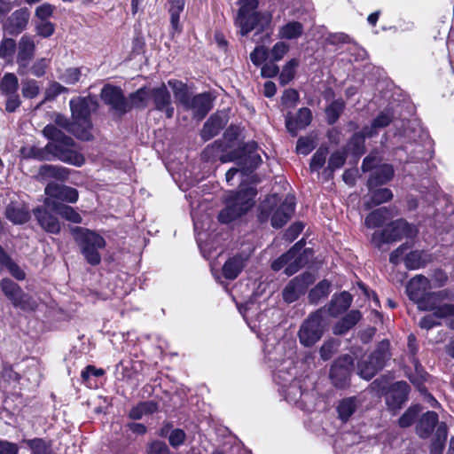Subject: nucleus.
<instances>
[{
    "label": "nucleus",
    "mask_w": 454,
    "mask_h": 454,
    "mask_svg": "<svg viewBox=\"0 0 454 454\" xmlns=\"http://www.w3.org/2000/svg\"><path fill=\"white\" fill-rule=\"evenodd\" d=\"M100 96L104 103L109 106L111 110L118 115H123L131 109L129 102L119 87L110 84L105 85L101 90Z\"/></svg>",
    "instance_id": "4468645a"
},
{
    "label": "nucleus",
    "mask_w": 454,
    "mask_h": 454,
    "mask_svg": "<svg viewBox=\"0 0 454 454\" xmlns=\"http://www.w3.org/2000/svg\"><path fill=\"white\" fill-rule=\"evenodd\" d=\"M331 284L327 280L319 282L309 294V299L311 302L317 303L322 298L326 297L330 293Z\"/></svg>",
    "instance_id": "09e8293b"
},
{
    "label": "nucleus",
    "mask_w": 454,
    "mask_h": 454,
    "mask_svg": "<svg viewBox=\"0 0 454 454\" xmlns=\"http://www.w3.org/2000/svg\"><path fill=\"white\" fill-rule=\"evenodd\" d=\"M357 408V400L356 397L342 399L337 407L339 417L342 421H347Z\"/></svg>",
    "instance_id": "e433bc0d"
},
{
    "label": "nucleus",
    "mask_w": 454,
    "mask_h": 454,
    "mask_svg": "<svg viewBox=\"0 0 454 454\" xmlns=\"http://www.w3.org/2000/svg\"><path fill=\"white\" fill-rule=\"evenodd\" d=\"M432 257L429 254L421 250L409 252L404 258V265L408 270H417L426 266L431 262Z\"/></svg>",
    "instance_id": "7c9ffc66"
},
{
    "label": "nucleus",
    "mask_w": 454,
    "mask_h": 454,
    "mask_svg": "<svg viewBox=\"0 0 454 454\" xmlns=\"http://www.w3.org/2000/svg\"><path fill=\"white\" fill-rule=\"evenodd\" d=\"M269 57L268 50L263 46H257L254 50L250 53V59L255 66H260Z\"/></svg>",
    "instance_id": "338daca9"
},
{
    "label": "nucleus",
    "mask_w": 454,
    "mask_h": 454,
    "mask_svg": "<svg viewBox=\"0 0 454 454\" xmlns=\"http://www.w3.org/2000/svg\"><path fill=\"white\" fill-rule=\"evenodd\" d=\"M168 85L171 88L176 101L184 106L188 104L190 98H192L191 93L189 92L188 87L181 81L177 80H169L168 82Z\"/></svg>",
    "instance_id": "473e14b6"
},
{
    "label": "nucleus",
    "mask_w": 454,
    "mask_h": 454,
    "mask_svg": "<svg viewBox=\"0 0 454 454\" xmlns=\"http://www.w3.org/2000/svg\"><path fill=\"white\" fill-rule=\"evenodd\" d=\"M429 288L430 281L428 278L422 275H417L409 281L406 291L409 298L417 303L426 295Z\"/></svg>",
    "instance_id": "4be33fe9"
},
{
    "label": "nucleus",
    "mask_w": 454,
    "mask_h": 454,
    "mask_svg": "<svg viewBox=\"0 0 454 454\" xmlns=\"http://www.w3.org/2000/svg\"><path fill=\"white\" fill-rule=\"evenodd\" d=\"M411 245L403 243L395 249L389 255V262L395 265L404 262V258L408 254V250L411 248Z\"/></svg>",
    "instance_id": "6e6d98bb"
},
{
    "label": "nucleus",
    "mask_w": 454,
    "mask_h": 454,
    "mask_svg": "<svg viewBox=\"0 0 454 454\" xmlns=\"http://www.w3.org/2000/svg\"><path fill=\"white\" fill-rule=\"evenodd\" d=\"M294 197L288 195L283 200L277 194L267 197L260 205L259 219L266 222L270 218L274 228H281L294 212Z\"/></svg>",
    "instance_id": "f03ea898"
},
{
    "label": "nucleus",
    "mask_w": 454,
    "mask_h": 454,
    "mask_svg": "<svg viewBox=\"0 0 454 454\" xmlns=\"http://www.w3.org/2000/svg\"><path fill=\"white\" fill-rule=\"evenodd\" d=\"M339 344V341L333 339L325 341L319 350L321 358L325 361L332 358V356L337 352Z\"/></svg>",
    "instance_id": "3c124183"
},
{
    "label": "nucleus",
    "mask_w": 454,
    "mask_h": 454,
    "mask_svg": "<svg viewBox=\"0 0 454 454\" xmlns=\"http://www.w3.org/2000/svg\"><path fill=\"white\" fill-rule=\"evenodd\" d=\"M392 198H393V193L389 189H387V188L378 189L372 192L370 200L365 202V207L367 209H369L374 206H378L382 203L387 202Z\"/></svg>",
    "instance_id": "ea45409f"
},
{
    "label": "nucleus",
    "mask_w": 454,
    "mask_h": 454,
    "mask_svg": "<svg viewBox=\"0 0 454 454\" xmlns=\"http://www.w3.org/2000/svg\"><path fill=\"white\" fill-rule=\"evenodd\" d=\"M389 342L382 340L378 348L369 356H364L358 363V374L365 380H371L380 370H381L386 361L389 359Z\"/></svg>",
    "instance_id": "1a4fd4ad"
},
{
    "label": "nucleus",
    "mask_w": 454,
    "mask_h": 454,
    "mask_svg": "<svg viewBox=\"0 0 454 454\" xmlns=\"http://www.w3.org/2000/svg\"><path fill=\"white\" fill-rule=\"evenodd\" d=\"M327 154L328 150L326 147H319L311 159L310 169L312 171H317L320 169L325 163Z\"/></svg>",
    "instance_id": "864d4df0"
},
{
    "label": "nucleus",
    "mask_w": 454,
    "mask_h": 454,
    "mask_svg": "<svg viewBox=\"0 0 454 454\" xmlns=\"http://www.w3.org/2000/svg\"><path fill=\"white\" fill-rule=\"evenodd\" d=\"M438 422V415L434 411L426 412L416 426L418 434L422 438L428 437Z\"/></svg>",
    "instance_id": "c756f323"
},
{
    "label": "nucleus",
    "mask_w": 454,
    "mask_h": 454,
    "mask_svg": "<svg viewBox=\"0 0 454 454\" xmlns=\"http://www.w3.org/2000/svg\"><path fill=\"white\" fill-rule=\"evenodd\" d=\"M344 109V102L341 100L333 101L325 110L328 123H334Z\"/></svg>",
    "instance_id": "8fccbe9b"
},
{
    "label": "nucleus",
    "mask_w": 454,
    "mask_h": 454,
    "mask_svg": "<svg viewBox=\"0 0 454 454\" xmlns=\"http://www.w3.org/2000/svg\"><path fill=\"white\" fill-rule=\"evenodd\" d=\"M0 263L4 265L9 272L18 280H23L26 274L4 251L0 246Z\"/></svg>",
    "instance_id": "4c0bfd02"
},
{
    "label": "nucleus",
    "mask_w": 454,
    "mask_h": 454,
    "mask_svg": "<svg viewBox=\"0 0 454 454\" xmlns=\"http://www.w3.org/2000/svg\"><path fill=\"white\" fill-rule=\"evenodd\" d=\"M19 82L16 75L12 73H6L0 82V90L4 95L17 93Z\"/></svg>",
    "instance_id": "49530a36"
},
{
    "label": "nucleus",
    "mask_w": 454,
    "mask_h": 454,
    "mask_svg": "<svg viewBox=\"0 0 454 454\" xmlns=\"http://www.w3.org/2000/svg\"><path fill=\"white\" fill-rule=\"evenodd\" d=\"M49 65V59H38L33 63L31 67L29 66V73L36 77H42L46 73V69L48 68Z\"/></svg>",
    "instance_id": "13d9d810"
},
{
    "label": "nucleus",
    "mask_w": 454,
    "mask_h": 454,
    "mask_svg": "<svg viewBox=\"0 0 454 454\" xmlns=\"http://www.w3.org/2000/svg\"><path fill=\"white\" fill-rule=\"evenodd\" d=\"M238 4L240 8L235 19V25L239 27L242 35L252 31L261 19H264L266 24L270 23V15H264L255 11L259 4L257 0H238Z\"/></svg>",
    "instance_id": "0eeeda50"
},
{
    "label": "nucleus",
    "mask_w": 454,
    "mask_h": 454,
    "mask_svg": "<svg viewBox=\"0 0 454 454\" xmlns=\"http://www.w3.org/2000/svg\"><path fill=\"white\" fill-rule=\"evenodd\" d=\"M393 176L394 169L391 165H380L372 173L368 180V186L370 189H372L373 187L387 183Z\"/></svg>",
    "instance_id": "c85d7f7f"
},
{
    "label": "nucleus",
    "mask_w": 454,
    "mask_h": 454,
    "mask_svg": "<svg viewBox=\"0 0 454 454\" xmlns=\"http://www.w3.org/2000/svg\"><path fill=\"white\" fill-rule=\"evenodd\" d=\"M223 129V121L220 117L211 116L201 129V137L204 140H209L216 136Z\"/></svg>",
    "instance_id": "c9c22d12"
},
{
    "label": "nucleus",
    "mask_w": 454,
    "mask_h": 454,
    "mask_svg": "<svg viewBox=\"0 0 454 454\" xmlns=\"http://www.w3.org/2000/svg\"><path fill=\"white\" fill-rule=\"evenodd\" d=\"M129 105L132 107L145 108L151 99V89L140 88L129 96Z\"/></svg>",
    "instance_id": "a19ab883"
},
{
    "label": "nucleus",
    "mask_w": 454,
    "mask_h": 454,
    "mask_svg": "<svg viewBox=\"0 0 454 454\" xmlns=\"http://www.w3.org/2000/svg\"><path fill=\"white\" fill-rule=\"evenodd\" d=\"M352 364V357L345 355L339 358L332 366L330 377L337 387L342 388L348 385Z\"/></svg>",
    "instance_id": "dca6fc26"
},
{
    "label": "nucleus",
    "mask_w": 454,
    "mask_h": 454,
    "mask_svg": "<svg viewBox=\"0 0 454 454\" xmlns=\"http://www.w3.org/2000/svg\"><path fill=\"white\" fill-rule=\"evenodd\" d=\"M303 30L304 27L301 22L290 21L279 27L278 36L280 39L294 40L299 38Z\"/></svg>",
    "instance_id": "72a5a7b5"
},
{
    "label": "nucleus",
    "mask_w": 454,
    "mask_h": 454,
    "mask_svg": "<svg viewBox=\"0 0 454 454\" xmlns=\"http://www.w3.org/2000/svg\"><path fill=\"white\" fill-rule=\"evenodd\" d=\"M325 326L323 309L311 313L300 326L298 332L300 343L307 348L314 346L322 338Z\"/></svg>",
    "instance_id": "6e6552de"
},
{
    "label": "nucleus",
    "mask_w": 454,
    "mask_h": 454,
    "mask_svg": "<svg viewBox=\"0 0 454 454\" xmlns=\"http://www.w3.org/2000/svg\"><path fill=\"white\" fill-rule=\"evenodd\" d=\"M438 439L432 444L431 453L432 454H442L443 449V442L447 436L446 427L441 424L437 429Z\"/></svg>",
    "instance_id": "bf43d9fd"
},
{
    "label": "nucleus",
    "mask_w": 454,
    "mask_h": 454,
    "mask_svg": "<svg viewBox=\"0 0 454 454\" xmlns=\"http://www.w3.org/2000/svg\"><path fill=\"white\" fill-rule=\"evenodd\" d=\"M81 77V70L77 67H70L64 71L59 79L65 83L72 85L76 83Z\"/></svg>",
    "instance_id": "0e129e2a"
},
{
    "label": "nucleus",
    "mask_w": 454,
    "mask_h": 454,
    "mask_svg": "<svg viewBox=\"0 0 454 454\" xmlns=\"http://www.w3.org/2000/svg\"><path fill=\"white\" fill-rule=\"evenodd\" d=\"M38 175L43 180L48 178L64 180L67 177V173L65 168L43 165L40 168Z\"/></svg>",
    "instance_id": "58836bf2"
},
{
    "label": "nucleus",
    "mask_w": 454,
    "mask_h": 454,
    "mask_svg": "<svg viewBox=\"0 0 454 454\" xmlns=\"http://www.w3.org/2000/svg\"><path fill=\"white\" fill-rule=\"evenodd\" d=\"M55 123L67 131L73 133L77 137L78 133L81 132L78 125L74 121L69 122V121L63 115L58 114L55 118Z\"/></svg>",
    "instance_id": "e2e57ef3"
},
{
    "label": "nucleus",
    "mask_w": 454,
    "mask_h": 454,
    "mask_svg": "<svg viewBox=\"0 0 454 454\" xmlns=\"http://www.w3.org/2000/svg\"><path fill=\"white\" fill-rule=\"evenodd\" d=\"M37 305V301L32 296L23 292L18 298V301L13 304L14 307L23 310H35Z\"/></svg>",
    "instance_id": "5fc2aeb1"
},
{
    "label": "nucleus",
    "mask_w": 454,
    "mask_h": 454,
    "mask_svg": "<svg viewBox=\"0 0 454 454\" xmlns=\"http://www.w3.org/2000/svg\"><path fill=\"white\" fill-rule=\"evenodd\" d=\"M419 412V408L417 406L409 408L399 419V426L401 427H408L411 426L418 417Z\"/></svg>",
    "instance_id": "680f3d73"
},
{
    "label": "nucleus",
    "mask_w": 454,
    "mask_h": 454,
    "mask_svg": "<svg viewBox=\"0 0 454 454\" xmlns=\"http://www.w3.org/2000/svg\"><path fill=\"white\" fill-rule=\"evenodd\" d=\"M151 99L153 101L156 110L164 112L167 118L173 117L174 107L172 106L171 96L164 83L151 89Z\"/></svg>",
    "instance_id": "f3484780"
},
{
    "label": "nucleus",
    "mask_w": 454,
    "mask_h": 454,
    "mask_svg": "<svg viewBox=\"0 0 454 454\" xmlns=\"http://www.w3.org/2000/svg\"><path fill=\"white\" fill-rule=\"evenodd\" d=\"M256 190L253 187L240 189L231 195L226 200V206L218 215L222 223H230L245 215L254 204Z\"/></svg>",
    "instance_id": "20e7f679"
},
{
    "label": "nucleus",
    "mask_w": 454,
    "mask_h": 454,
    "mask_svg": "<svg viewBox=\"0 0 454 454\" xmlns=\"http://www.w3.org/2000/svg\"><path fill=\"white\" fill-rule=\"evenodd\" d=\"M212 107V98L209 93H200L192 96L188 104L184 106L185 110L192 112L194 117L202 119Z\"/></svg>",
    "instance_id": "aec40b11"
},
{
    "label": "nucleus",
    "mask_w": 454,
    "mask_h": 454,
    "mask_svg": "<svg viewBox=\"0 0 454 454\" xmlns=\"http://www.w3.org/2000/svg\"><path fill=\"white\" fill-rule=\"evenodd\" d=\"M440 319H445V325L448 328L454 330V304H446L444 308L440 310Z\"/></svg>",
    "instance_id": "69168bd1"
},
{
    "label": "nucleus",
    "mask_w": 454,
    "mask_h": 454,
    "mask_svg": "<svg viewBox=\"0 0 454 454\" xmlns=\"http://www.w3.org/2000/svg\"><path fill=\"white\" fill-rule=\"evenodd\" d=\"M249 147L250 151L254 150L256 148V144L254 142L249 143L247 145ZM261 162V157L254 153H249L248 156H246L244 160H241L239 164L241 166V171L248 172L255 168Z\"/></svg>",
    "instance_id": "c03bdc74"
},
{
    "label": "nucleus",
    "mask_w": 454,
    "mask_h": 454,
    "mask_svg": "<svg viewBox=\"0 0 454 454\" xmlns=\"http://www.w3.org/2000/svg\"><path fill=\"white\" fill-rule=\"evenodd\" d=\"M352 296L348 292H342L338 295H333L329 305L328 312L333 317H337L345 312L351 305Z\"/></svg>",
    "instance_id": "cd10ccee"
},
{
    "label": "nucleus",
    "mask_w": 454,
    "mask_h": 454,
    "mask_svg": "<svg viewBox=\"0 0 454 454\" xmlns=\"http://www.w3.org/2000/svg\"><path fill=\"white\" fill-rule=\"evenodd\" d=\"M1 289L5 296L11 301L12 305L21 295L22 290L20 286L9 278H4L0 283Z\"/></svg>",
    "instance_id": "79ce46f5"
},
{
    "label": "nucleus",
    "mask_w": 454,
    "mask_h": 454,
    "mask_svg": "<svg viewBox=\"0 0 454 454\" xmlns=\"http://www.w3.org/2000/svg\"><path fill=\"white\" fill-rule=\"evenodd\" d=\"M311 120V111L307 107H302L297 112L294 120L290 117H286V126L288 132H290L293 136H296L297 131L299 129H305L308 125H309Z\"/></svg>",
    "instance_id": "bb28decb"
},
{
    "label": "nucleus",
    "mask_w": 454,
    "mask_h": 454,
    "mask_svg": "<svg viewBox=\"0 0 454 454\" xmlns=\"http://www.w3.org/2000/svg\"><path fill=\"white\" fill-rule=\"evenodd\" d=\"M249 254L242 253L229 258L223 266V275L225 278L235 279L244 269Z\"/></svg>",
    "instance_id": "b1692460"
},
{
    "label": "nucleus",
    "mask_w": 454,
    "mask_h": 454,
    "mask_svg": "<svg viewBox=\"0 0 454 454\" xmlns=\"http://www.w3.org/2000/svg\"><path fill=\"white\" fill-rule=\"evenodd\" d=\"M393 119V114L389 110L381 112L372 122L370 127H364L361 131V135L353 136L349 145L353 146L356 154L364 153V139L365 137H372L378 133L380 129L387 127Z\"/></svg>",
    "instance_id": "9b49d317"
},
{
    "label": "nucleus",
    "mask_w": 454,
    "mask_h": 454,
    "mask_svg": "<svg viewBox=\"0 0 454 454\" xmlns=\"http://www.w3.org/2000/svg\"><path fill=\"white\" fill-rule=\"evenodd\" d=\"M396 207H382L371 212L365 218L364 224L367 228L374 229L380 226L385 221L398 215Z\"/></svg>",
    "instance_id": "393cba45"
},
{
    "label": "nucleus",
    "mask_w": 454,
    "mask_h": 454,
    "mask_svg": "<svg viewBox=\"0 0 454 454\" xmlns=\"http://www.w3.org/2000/svg\"><path fill=\"white\" fill-rule=\"evenodd\" d=\"M22 95L27 98H34L39 93L38 82L34 79L26 78L22 80Z\"/></svg>",
    "instance_id": "603ef678"
},
{
    "label": "nucleus",
    "mask_w": 454,
    "mask_h": 454,
    "mask_svg": "<svg viewBox=\"0 0 454 454\" xmlns=\"http://www.w3.org/2000/svg\"><path fill=\"white\" fill-rule=\"evenodd\" d=\"M46 199L52 200H62L68 203H75L78 200L76 189L63 184L50 183L44 189Z\"/></svg>",
    "instance_id": "a211bd4d"
},
{
    "label": "nucleus",
    "mask_w": 454,
    "mask_h": 454,
    "mask_svg": "<svg viewBox=\"0 0 454 454\" xmlns=\"http://www.w3.org/2000/svg\"><path fill=\"white\" fill-rule=\"evenodd\" d=\"M28 19L29 13L27 10H17L8 18L4 27L10 35L20 34L26 28Z\"/></svg>",
    "instance_id": "a878e982"
},
{
    "label": "nucleus",
    "mask_w": 454,
    "mask_h": 454,
    "mask_svg": "<svg viewBox=\"0 0 454 454\" xmlns=\"http://www.w3.org/2000/svg\"><path fill=\"white\" fill-rule=\"evenodd\" d=\"M304 245L305 242L303 239L298 241L287 253L272 262L271 269L275 271H278L284 268V271L287 276L296 273L305 263L300 253Z\"/></svg>",
    "instance_id": "9d476101"
},
{
    "label": "nucleus",
    "mask_w": 454,
    "mask_h": 454,
    "mask_svg": "<svg viewBox=\"0 0 454 454\" xmlns=\"http://www.w3.org/2000/svg\"><path fill=\"white\" fill-rule=\"evenodd\" d=\"M315 281L314 276L309 272L302 273L293 278L286 286L282 292L285 301L291 303L298 300V298L305 293L309 285Z\"/></svg>",
    "instance_id": "2eb2a0df"
},
{
    "label": "nucleus",
    "mask_w": 454,
    "mask_h": 454,
    "mask_svg": "<svg viewBox=\"0 0 454 454\" xmlns=\"http://www.w3.org/2000/svg\"><path fill=\"white\" fill-rule=\"evenodd\" d=\"M418 233L417 225L400 218L391 222L381 231H375L372 236V243L380 249L384 244L396 242L403 239H412Z\"/></svg>",
    "instance_id": "39448f33"
},
{
    "label": "nucleus",
    "mask_w": 454,
    "mask_h": 454,
    "mask_svg": "<svg viewBox=\"0 0 454 454\" xmlns=\"http://www.w3.org/2000/svg\"><path fill=\"white\" fill-rule=\"evenodd\" d=\"M43 134L51 141L43 149H33L35 158L43 160H51V156L76 167H81L85 162L83 155L78 152L74 140L63 134L56 126L46 125L43 129Z\"/></svg>",
    "instance_id": "f257e3e1"
},
{
    "label": "nucleus",
    "mask_w": 454,
    "mask_h": 454,
    "mask_svg": "<svg viewBox=\"0 0 454 454\" xmlns=\"http://www.w3.org/2000/svg\"><path fill=\"white\" fill-rule=\"evenodd\" d=\"M17 44L12 38L3 39L0 43V58L7 63H12Z\"/></svg>",
    "instance_id": "a18cd8bd"
},
{
    "label": "nucleus",
    "mask_w": 454,
    "mask_h": 454,
    "mask_svg": "<svg viewBox=\"0 0 454 454\" xmlns=\"http://www.w3.org/2000/svg\"><path fill=\"white\" fill-rule=\"evenodd\" d=\"M362 316L358 310H351L340 321L336 323L333 327V333L336 335H342L355 326L361 319Z\"/></svg>",
    "instance_id": "2f4dec72"
},
{
    "label": "nucleus",
    "mask_w": 454,
    "mask_h": 454,
    "mask_svg": "<svg viewBox=\"0 0 454 454\" xmlns=\"http://www.w3.org/2000/svg\"><path fill=\"white\" fill-rule=\"evenodd\" d=\"M6 217L15 224H22L27 223L30 215L29 212L21 206L10 204L5 210Z\"/></svg>",
    "instance_id": "f704fd0d"
},
{
    "label": "nucleus",
    "mask_w": 454,
    "mask_h": 454,
    "mask_svg": "<svg viewBox=\"0 0 454 454\" xmlns=\"http://www.w3.org/2000/svg\"><path fill=\"white\" fill-rule=\"evenodd\" d=\"M289 45L285 42H278L273 45L269 54L272 61H279L288 52Z\"/></svg>",
    "instance_id": "4d7b16f0"
},
{
    "label": "nucleus",
    "mask_w": 454,
    "mask_h": 454,
    "mask_svg": "<svg viewBox=\"0 0 454 454\" xmlns=\"http://www.w3.org/2000/svg\"><path fill=\"white\" fill-rule=\"evenodd\" d=\"M410 387L405 381H398L387 393L386 403L390 410H398L408 399Z\"/></svg>",
    "instance_id": "6ab92c4d"
},
{
    "label": "nucleus",
    "mask_w": 454,
    "mask_h": 454,
    "mask_svg": "<svg viewBox=\"0 0 454 454\" xmlns=\"http://www.w3.org/2000/svg\"><path fill=\"white\" fill-rule=\"evenodd\" d=\"M70 108L74 121L78 125L81 132L78 133V138L82 140H90L92 135L90 132L91 129L90 113L96 108L97 103L90 98H76L70 100Z\"/></svg>",
    "instance_id": "423d86ee"
},
{
    "label": "nucleus",
    "mask_w": 454,
    "mask_h": 454,
    "mask_svg": "<svg viewBox=\"0 0 454 454\" xmlns=\"http://www.w3.org/2000/svg\"><path fill=\"white\" fill-rule=\"evenodd\" d=\"M55 10L56 7L54 5L49 3H43L36 7L35 16L40 21L48 20V19L53 15Z\"/></svg>",
    "instance_id": "052dcab7"
},
{
    "label": "nucleus",
    "mask_w": 454,
    "mask_h": 454,
    "mask_svg": "<svg viewBox=\"0 0 454 454\" xmlns=\"http://www.w3.org/2000/svg\"><path fill=\"white\" fill-rule=\"evenodd\" d=\"M298 66L299 60L297 59H292L286 63L279 74V82L281 85L284 86L294 79L295 69Z\"/></svg>",
    "instance_id": "de8ad7c7"
},
{
    "label": "nucleus",
    "mask_w": 454,
    "mask_h": 454,
    "mask_svg": "<svg viewBox=\"0 0 454 454\" xmlns=\"http://www.w3.org/2000/svg\"><path fill=\"white\" fill-rule=\"evenodd\" d=\"M16 51L17 72L20 75H27L29 74L30 62L35 54L34 39L27 35H22L17 44Z\"/></svg>",
    "instance_id": "ddd939ff"
},
{
    "label": "nucleus",
    "mask_w": 454,
    "mask_h": 454,
    "mask_svg": "<svg viewBox=\"0 0 454 454\" xmlns=\"http://www.w3.org/2000/svg\"><path fill=\"white\" fill-rule=\"evenodd\" d=\"M44 206L68 222L74 223H81L82 222L81 215L70 206L52 200L51 199L44 200Z\"/></svg>",
    "instance_id": "5701e85b"
},
{
    "label": "nucleus",
    "mask_w": 454,
    "mask_h": 454,
    "mask_svg": "<svg viewBox=\"0 0 454 454\" xmlns=\"http://www.w3.org/2000/svg\"><path fill=\"white\" fill-rule=\"evenodd\" d=\"M48 209L49 208L47 207H38L33 210V213L39 225L45 231L52 234H58L61 230V224L58 218L52 215Z\"/></svg>",
    "instance_id": "412c9836"
},
{
    "label": "nucleus",
    "mask_w": 454,
    "mask_h": 454,
    "mask_svg": "<svg viewBox=\"0 0 454 454\" xmlns=\"http://www.w3.org/2000/svg\"><path fill=\"white\" fill-rule=\"evenodd\" d=\"M70 231L87 262L90 265L99 264L101 262L99 250L106 247L105 239L95 231L82 227H72Z\"/></svg>",
    "instance_id": "7ed1b4c3"
},
{
    "label": "nucleus",
    "mask_w": 454,
    "mask_h": 454,
    "mask_svg": "<svg viewBox=\"0 0 454 454\" xmlns=\"http://www.w3.org/2000/svg\"><path fill=\"white\" fill-rule=\"evenodd\" d=\"M31 450L32 454H54L51 442L42 438H34L23 441Z\"/></svg>",
    "instance_id": "37998d69"
},
{
    "label": "nucleus",
    "mask_w": 454,
    "mask_h": 454,
    "mask_svg": "<svg viewBox=\"0 0 454 454\" xmlns=\"http://www.w3.org/2000/svg\"><path fill=\"white\" fill-rule=\"evenodd\" d=\"M454 300V293L448 289L437 292L427 293L426 295L416 304L418 309L422 311H433L438 318H440V310L446 304Z\"/></svg>",
    "instance_id": "f8f14e48"
},
{
    "label": "nucleus",
    "mask_w": 454,
    "mask_h": 454,
    "mask_svg": "<svg viewBox=\"0 0 454 454\" xmlns=\"http://www.w3.org/2000/svg\"><path fill=\"white\" fill-rule=\"evenodd\" d=\"M146 454H170V450L164 442L153 441L148 444Z\"/></svg>",
    "instance_id": "774afa93"
}]
</instances>
